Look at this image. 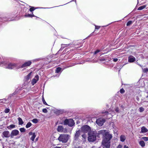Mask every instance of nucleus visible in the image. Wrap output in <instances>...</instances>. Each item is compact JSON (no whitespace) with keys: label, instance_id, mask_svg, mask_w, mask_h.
<instances>
[{"label":"nucleus","instance_id":"nucleus-47","mask_svg":"<svg viewBox=\"0 0 148 148\" xmlns=\"http://www.w3.org/2000/svg\"><path fill=\"white\" fill-rule=\"evenodd\" d=\"M123 148H129V147L128 146H127L126 145H125L124 146Z\"/></svg>","mask_w":148,"mask_h":148},{"label":"nucleus","instance_id":"nucleus-32","mask_svg":"<svg viewBox=\"0 0 148 148\" xmlns=\"http://www.w3.org/2000/svg\"><path fill=\"white\" fill-rule=\"evenodd\" d=\"M144 108H143L142 107H140L139 108V111L140 112H143L144 111Z\"/></svg>","mask_w":148,"mask_h":148},{"label":"nucleus","instance_id":"nucleus-21","mask_svg":"<svg viewBox=\"0 0 148 148\" xmlns=\"http://www.w3.org/2000/svg\"><path fill=\"white\" fill-rule=\"evenodd\" d=\"M80 131L79 130H78L76 132V133L75 135V137L76 138H78L79 136L80 135Z\"/></svg>","mask_w":148,"mask_h":148},{"label":"nucleus","instance_id":"nucleus-23","mask_svg":"<svg viewBox=\"0 0 148 148\" xmlns=\"http://www.w3.org/2000/svg\"><path fill=\"white\" fill-rule=\"evenodd\" d=\"M114 112L113 111H111V112H108L107 111L105 112H102L103 113L105 114H106L107 115H111V114L112 113V112Z\"/></svg>","mask_w":148,"mask_h":148},{"label":"nucleus","instance_id":"nucleus-53","mask_svg":"<svg viewBox=\"0 0 148 148\" xmlns=\"http://www.w3.org/2000/svg\"><path fill=\"white\" fill-rule=\"evenodd\" d=\"M59 75H58V76H57V77H58L59 76Z\"/></svg>","mask_w":148,"mask_h":148},{"label":"nucleus","instance_id":"nucleus-19","mask_svg":"<svg viewBox=\"0 0 148 148\" xmlns=\"http://www.w3.org/2000/svg\"><path fill=\"white\" fill-rule=\"evenodd\" d=\"M18 124L19 125H22L23 124V121L22 119L20 117H18Z\"/></svg>","mask_w":148,"mask_h":148},{"label":"nucleus","instance_id":"nucleus-11","mask_svg":"<svg viewBox=\"0 0 148 148\" xmlns=\"http://www.w3.org/2000/svg\"><path fill=\"white\" fill-rule=\"evenodd\" d=\"M32 64V62L30 61H28L25 62L22 65L20 66L21 68H23L29 66Z\"/></svg>","mask_w":148,"mask_h":148},{"label":"nucleus","instance_id":"nucleus-37","mask_svg":"<svg viewBox=\"0 0 148 148\" xmlns=\"http://www.w3.org/2000/svg\"><path fill=\"white\" fill-rule=\"evenodd\" d=\"M13 16L12 17H13V18H8V19H7V20L8 21H12L14 19V17H15V16Z\"/></svg>","mask_w":148,"mask_h":148},{"label":"nucleus","instance_id":"nucleus-50","mask_svg":"<svg viewBox=\"0 0 148 148\" xmlns=\"http://www.w3.org/2000/svg\"><path fill=\"white\" fill-rule=\"evenodd\" d=\"M121 108H123V106H121Z\"/></svg>","mask_w":148,"mask_h":148},{"label":"nucleus","instance_id":"nucleus-12","mask_svg":"<svg viewBox=\"0 0 148 148\" xmlns=\"http://www.w3.org/2000/svg\"><path fill=\"white\" fill-rule=\"evenodd\" d=\"M39 79V77L38 75H36L34 78L33 79L32 81V83L34 85Z\"/></svg>","mask_w":148,"mask_h":148},{"label":"nucleus","instance_id":"nucleus-54","mask_svg":"<svg viewBox=\"0 0 148 148\" xmlns=\"http://www.w3.org/2000/svg\"><path fill=\"white\" fill-rule=\"evenodd\" d=\"M83 136H84V135H83L82 136L83 137Z\"/></svg>","mask_w":148,"mask_h":148},{"label":"nucleus","instance_id":"nucleus-56","mask_svg":"<svg viewBox=\"0 0 148 148\" xmlns=\"http://www.w3.org/2000/svg\"><path fill=\"white\" fill-rule=\"evenodd\" d=\"M139 66H140V65L139 64Z\"/></svg>","mask_w":148,"mask_h":148},{"label":"nucleus","instance_id":"nucleus-44","mask_svg":"<svg viewBox=\"0 0 148 148\" xmlns=\"http://www.w3.org/2000/svg\"><path fill=\"white\" fill-rule=\"evenodd\" d=\"M122 146L121 145L119 144L117 146V148H122Z\"/></svg>","mask_w":148,"mask_h":148},{"label":"nucleus","instance_id":"nucleus-40","mask_svg":"<svg viewBox=\"0 0 148 148\" xmlns=\"http://www.w3.org/2000/svg\"><path fill=\"white\" fill-rule=\"evenodd\" d=\"M120 92L121 93L123 94L125 92V90L123 89L122 88L120 90Z\"/></svg>","mask_w":148,"mask_h":148},{"label":"nucleus","instance_id":"nucleus-55","mask_svg":"<svg viewBox=\"0 0 148 148\" xmlns=\"http://www.w3.org/2000/svg\"><path fill=\"white\" fill-rule=\"evenodd\" d=\"M111 116H112V115H111V116H110V117H111Z\"/></svg>","mask_w":148,"mask_h":148},{"label":"nucleus","instance_id":"nucleus-17","mask_svg":"<svg viewBox=\"0 0 148 148\" xmlns=\"http://www.w3.org/2000/svg\"><path fill=\"white\" fill-rule=\"evenodd\" d=\"M16 126L14 124H11L7 127V128L9 130H11L12 129L16 128Z\"/></svg>","mask_w":148,"mask_h":148},{"label":"nucleus","instance_id":"nucleus-29","mask_svg":"<svg viewBox=\"0 0 148 148\" xmlns=\"http://www.w3.org/2000/svg\"><path fill=\"white\" fill-rule=\"evenodd\" d=\"M133 23V21H129L127 23V26H129L131 25Z\"/></svg>","mask_w":148,"mask_h":148},{"label":"nucleus","instance_id":"nucleus-27","mask_svg":"<svg viewBox=\"0 0 148 148\" xmlns=\"http://www.w3.org/2000/svg\"><path fill=\"white\" fill-rule=\"evenodd\" d=\"M29 7H31V8L29 9V10L31 12H33L36 9L34 7H31V6H29Z\"/></svg>","mask_w":148,"mask_h":148},{"label":"nucleus","instance_id":"nucleus-26","mask_svg":"<svg viewBox=\"0 0 148 148\" xmlns=\"http://www.w3.org/2000/svg\"><path fill=\"white\" fill-rule=\"evenodd\" d=\"M32 74V72L29 73L26 76V78L27 79H29L31 78V75Z\"/></svg>","mask_w":148,"mask_h":148},{"label":"nucleus","instance_id":"nucleus-16","mask_svg":"<svg viewBox=\"0 0 148 148\" xmlns=\"http://www.w3.org/2000/svg\"><path fill=\"white\" fill-rule=\"evenodd\" d=\"M63 70V69H62L60 67H58L56 68L55 73H60Z\"/></svg>","mask_w":148,"mask_h":148},{"label":"nucleus","instance_id":"nucleus-10","mask_svg":"<svg viewBox=\"0 0 148 148\" xmlns=\"http://www.w3.org/2000/svg\"><path fill=\"white\" fill-rule=\"evenodd\" d=\"M2 136L3 138H9L10 136V134L9 131H5L2 133Z\"/></svg>","mask_w":148,"mask_h":148},{"label":"nucleus","instance_id":"nucleus-33","mask_svg":"<svg viewBox=\"0 0 148 148\" xmlns=\"http://www.w3.org/2000/svg\"><path fill=\"white\" fill-rule=\"evenodd\" d=\"M10 111V110L9 108H6L4 112L5 113H8Z\"/></svg>","mask_w":148,"mask_h":148},{"label":"nucleus","instance_id":"nucleus-1","mask_svg":"<svg viewBox=\"0 0 148 148\" xmlns=\"http://www.w3.org/2000/svg\"><path fill=\"white\" fill-rule=\"evenodd\" d=\"M99 135H102L103 137L102 144L104 148H109L110 146V140L112 135L109 133V131L106 130H101L98 131L97 133Z\"/></svg>","mask_w":148,"mask_h":148},{"label":"nucleus","instance_id":"nucleus-31","mask_svg":"<svg viewBox=\"0 0 148 148\" xmlns=\"http://www.w3.org/2000/svg\"><path fill=\"white\" fill-rule=\"evenodd\" d=\"M143 71L144 73H147L148 72V68H145L143 69Z\"/></svg>","mask_w":148,"mask_h":148},{"label":"nucleus","instance_id":"nucleus-36","mask_svg":"<svg viewBox=\"0 0 148 148\" xmlns=\"http://www.w3.org/2000/svg\"><path fill=\"white\" fill-rule=\"evenodd\" d=\"M31 14H26L25 15V16L26 17H31Z\"/></svg>","mask_w":148,"mask_h":148},{"label":"nucleus","instance_id":"nucleus-18","mask_svg":"<svg viewBox=\"0 0 148 148\" xmlns=\"http://www.w3.org/2000/svg\"><path fill=\"white\" fill-rule=\"evenodd\" d=\"M120 139L121 141L123 142L126 139V137L125 135H122L120 136Z\"/></svg>","mask_w":148,"mask_h":148},{"label":"nucleus","instance_id":"nucleus-14","mask_svg":"<svg viewBox=\"0 0 148 148\" xmlns=\"http://www.w3.org/2000/svg\"><path fill=\"white\" fill-rule=\"evenodd\" d=\"M148 132V130L145 127L143 126L141 127L140 133H145Z\"/></svg>","mask_w":148,"mask_h":148},{"label":"nucleus","instance_id":"nucleus-38","mask_svg":"<svg viewBox=\"0 0 148 148\" xmlns=\"http://www.w3.org/2000/svg\"><path fill=\"white\" fill-rule=\"evenodd\" d=\"M42 112L44 113H47V110L46 108H44L42 109Z\"/></svg>","mask_w":148,"mask_h":148},{"label":"nucleus","instance_id":"nucleus-24","mask_svg":"<svg viewBox=\"0 0 148 148\" xmlns=\"http://www.w3.org/2000/svg\"><path fill=\"white\" fill-rule=\"evenodd\" d=\"M146 7V5H143L142 6L139 7L138 9V10H141L144 8H145Z\"/></svg>","mask_w":148,"mask_h":148},{"label":"nucleus","instance_id":"nucleus-35","mask_svg":"<svg viewBox=\"0 0 148 148\" xmlns=\"http://www.w3.org/2000/svg\"><path fill=\"white\" fill-rule=\"evenodd\" d=\"M42 101L43 103L45 105H47V103L46 102L43 97L42 98Z\"/></svg>","mask_w":148,"mask_h":148},{"label":"nucleus","instance_id":"nucleus-5","mask_svg":"<svg viewBox=\"0 0 148 148\" xmlns=\"http://www.w3.org/2000/svg\"><path fill=\"white\" fill-rule=\"evenodd\" d=\"M64 125H68L69 126L72 127L73 125L75 123L73 119H66L64 123Z\"/></svg>","mask_w":148,"mask_h":148},{"label":"nucleus","instance_id":"nucleus-25","mask_svg":"<svg viewBox=\"0 0 148 148\" xmlns=\"http://www.w3.org/2000/svg\"><path fill=\"white\" fill-rule=\"evenodd\" d=\"M32 125L31 123L29 122H28L26 125V127L27 128L29 127Z\"/></svg>","mask_w":148,"mask_h":148},{"label":"nucleus","instance_id":"nucleus-45","mask_svg":"<svg viewBox=\"0 0 148 148\" xmlns=\"http://www.w3.org/2000/svg\"><path fill=\"white\" fill-rule=\"evenodd\" d=\"M118 59L117 58H114L113 59V61L115 62H116L117 61Z\"/></svg>","mask_w":148,"mask_h":148},{"label":"nucleus","instance_id":"nucleus-9","mask_svg":"<svg viewBox=\"0 0 148 148\" xmlns=\"http://www.w3.org/2000/svg\"><path fill=\"white\" fill-rule=\"evenodd\" d=\"M19 131L17 130H12L10 133V137L13 138L14 136H17L19 134Z\"/></svg>","mask_w":148,"mask_h":148},{"label":"nucleus","instance_id":"nucleus-48","mask_svg":"<svg viewBox=\"0 0 148 148\" xmlns=\"http://www.w3.org/2000/svg\"><path fill=\"white\" fill-rule=\"evenodd\" d=\"M53 148H62L61 147L56 146L54 147Z\"/></svg>","mask_w":148,"mask_h":148},{"label":"nucleus","instance_id":"nucleus-15","mask_svg":"<svg viewBox=\"0 0 148 148\" xmlns=\"http://www.w3.org/2000/svg\"><path fill=\"white\" fill-rule=\"evenodd\" d=\"M70 44H66V45H64V44H62L61 47L60 49L58 51V53H59L60 51H61L63 49H64V48H65L66 47L69 46Z\"/></svg>","mask_w":148,"mask_h":148},{"label":"nucleus","instance_id":"nucleus-42","mask_svg":"<svg viewBox=\"0 0 148 148\" xmlns=\"http://www.w3.org/2000/svg\"><path fill=\"white\" fill-rule=\"evenodd\" d=\"M95 30L98 29L100 27L98 26L95 25Z\"/></svg>","mask_w":148,"mask_h":148},{"label":"nucleus","instance_id":"nucleus-34","mask_svg":"<svg viewBox=\"0 0 148 148\" xmlns=\"http://www.w3.org/2000/svg\"><path fill=\"white\" fill-rule=\"evenodd\" d=\"M32 121L34 123H38V120L36 119H34L32 120Z\"/></svg>","mask_w":148,"mask_h":148},{"label":"nucleus","instance_id":"nucleus-3","mask_svg":"<svg viewBox=\"0 0 148 148\" xmlns=\"http://www.w3.org/2000/svg\"><path fill=\"white\" fill-rule=\"evenodd\" d=\"M69 136L68 134H61L58 138V140L62 143H66L68 140Z\"/></svg>","mask_w":148,"mask_h":148},{"label":"nucleus","instance_id":"nucleus-13","mask_svg":"<svg viewBox=\"0 0 148 148\" xmlns=\"http://www.w3.org/2000/svg\"><path fill=\"white\" fill-rule=\"evenodd\" d=\"M135 60L136 59L135 58L132 56H130L128 57V61L130 62H134Z\"/></svg>","mask_w":148,"mask_h":148},{"label":"nucleus","instance_id":"nucleus-43","mask_svg":"<svg viewBox=\"0 0 148 148\" xmlns=\"http://www.w3.org/2000/svg\"><path fill=\"white\" fill-rule=\"evenodd\" d=\"M115 111L117 113H119V109L117 107L115 109Z\"/></svg>","mask_w":148,"mask_h":148},{"label":"nucleus","instance_id":"nucleus-52","mask_svg":"<svg viewBox=\"0 0 148 148\" xmlns=\"http://www.w3.org/2000/svg\"><path fill=\"white\" fill-rule=\"evenodd\" d=\"M38 140L37 138H36V140Z\"/></svg>","mask_w":148,"mask_h":148},{"label":"nucleus","instance_id":"nucleus-20","mask_svg":"<svg viewBox=\"0 0 148 148\" xmlns=\"http://www.w3.org/2000/svg\"><path fill=\"white\" fill-rule=\"evenodd\" d=\"M139 143L140 146L142 147H143L145 146V143L144 142L143 140L140 141L139 142Z\"/></svg>","mask_w":148,"mask_h":148},{"label":"nucleus","instance_id":"nucleus-30","mask_svg":"<svg viewBox=\"0 0 148 148\" xmlns=\"http://www.w3.org/2000/svg\"><path fill=\"white\" fill-rule=\"evenodd\" d=\"M101 50H96L95 51L94 55H96L98 53L101 52Z\"/></svg>","mask_w":148,"mask_h":148},{"label":"nucleus","instance_id":"nucleus-2","mask_svg":"<svg viewBox=\"0 0 148 148\" xmlns=\"http://www.w3.org/2000/svg\"><path fill=\"white\" fill-rule=\"evenodd\" d=\"M96 132L95 131H90L88 133V139L89 142H92L96 140Z\"/></svg>","mask_w":148,"mask_h":148},{"label":"nucleus","instance_id":"nucleus-51","mask_svg":"<svg viewBox=\"0 0 148 148\" xmlns=\"http://www.w3.org/2000/svg\"><path fill=\"white\" fill-rule=\"evenodd\" d=\"M77 148H81L80 147H78Z\"/></svg>","mask_w":148,"mask_h":148},{"label":"nucleus","instance_id":"nucleus-49","mask_svg":"<svg viewBox=\"0 0 148 148\" xmlns=\"http://www.w3.org/2000/svg\"><path fill=\"white\" fill-rule=\"evenodd\" d=\"M32 14H31V17H34V16H35L33 14V13H32Z\"/></svg>","mask_w":148,"mask_h":148},{"label":"nucleus","instance_id":"nucleus-41","mask_svg":"<svg viewBox=\"0 0 148 148\" xmlns=\"http://www.w3.org/2000/svg\"><path fill=\"white\" fill-rule=\"evenodd\" d=\"M0 101H2L1 102L3 103H4L6 101V100L5 99H0Z\"/></svg>","mask_w":148,"mask_h":148},{"label":"nucleus","instance_id":"nucleus-8","mask_svg":"<svg viewBox=\"0 0 148 148\" xmlns=\"http://www.w3.org/2000/svg\"><path fill=\"white\" fill-rule=\"evenodd\" d=\"M57 130L58 132L66 133L67 130L66 128H64L62 126H59L58 127Z\"/></svg>","mask_w":148,"mask_h":148},{"label":"nucleus","instance_id":"nucleus-28","mask_svg":"<svg viewBox=\"0 0 148 148\" xmlns=\"http://www.w3.org/2000/svg\"><path fill=\"white\" fill-rule=\"evenodd\" d=\"M19 130L21 132H25L26 131L25 129L24 128H20L19 129Z\"/></svg>","mask_w":148,"mask_h":148},{"label":"nucleus","instance_id":"nucleus-6","mask_svg":"<svg viewBox=\"0 0 148 148\" xmlns=\"http://www.w3.org/2000/svg\"><path fill=\"white\" fill-rule=\"evenodd\" d=\"M90 130V127L87 125H84L81 127V130L84 133H87Z\"/></svg>","mask_w":148,"mask_h":148},{"label":"nucleus","instance_id":"nucleus-46","mask_svg":"<svg viewBox=\"0 0 148 148\" xmlns=\"http://www.w3.org/2000/svg\"><path fill=\"white\" fill-rule=\"evenodd\" d=\"M33 134V133L32 132H30L29 133V135H32Z\"/></svg>","mask_w":148,"mask_h":148},{"label":"nucleus","instance_id":"nucleus-7","mask_svg":"<svg viewBox=\"0 0 148 148\" xmlns=\"http://www.w3.org/2000/svg\"><path fill=\"white\" fill-rule=\"evenodd\" d=\"M105 121V120L104 119L100 118L97 119L96 121L97 124L99 126H101Z\"/></svg>","mask_w":148,"mask_h":148},{"label":"nucleus","instance_id":"nucleus-39","mask_svg":"<svg viewBox=\"0 0 148 148\" xmlns=\"http://www.w3.org/2000/svg\"><path fill=\"white\" fill-rule=\"evenodd\" d=\"M143 139L145 141L148 140V137H143Z\"/></svg>","mask_w":148,"mask_h":148},{"label":"nucleus","instance_id":"nucleus-4","mask_svg":"<svg viewBox=\"0 0 148 148\" xmlns=\"http://www.w3.org/2000/svg\"><path fill=\"white\" fill-rule=\"evenodd\" d=\"M28 87L27 84V83H24L22 85V86L20 88H19L18 89H17L15 91L12 93V95H10V97H11L12 96H13L14 95L17 94H19V90H21L23 89H25L27 88Z\"/></svg>","mask_w":148,"mask_h":148},{"label":"nucleus","instance_id":"nucleus-22","mask_svg":"<svg viewBox=\"0 0 148 148\" xmlns=\"http://www.w3.org/2000/svg\"><path fill=\"white\" fill-rule=\"evenodd\" d=\"M36 137V135L35 133H33V135L31 138L30 139L33 141H34V139Z\"/></svg>","mask_w":148,"mask_h":148}]
</instances>
